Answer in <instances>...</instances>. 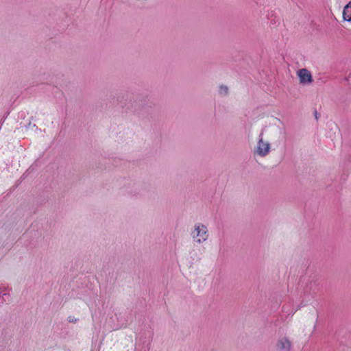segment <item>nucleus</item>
Here are the masks:
<instances>
[{
	"label": "nucleus",
	"mask_w": 351,
	"mask_h": 351,
	"mask_svg": "<svg viewBox=\"0 0 351 351\" xmlns=\"http://www.w3.org/2000/svg\"><path fill=\"white\" fill-rule=\"evenodd\" d=\"M191 237L195 243L198 245L206 242L209 238L208 226L202 223H196L191 232Z\"/></svg>",
	"instance_id": "1"
},
{
	"label": "nucleus",
	"mask_w": 351,
	"mask_h": 351,
	"mask_svg": "<svg viewBox=\"0 0 351 351\" xmlns=\"http://www.w3.org/2000/svg\"><path fill=\"white\" fill-rule=\"evenodd\" d=\"M263 130L258 136L257 144L255 147L254 154L260 157H265L267 156L271 150V144L269 141H266L263 137Z\"/></svg>",
	"instance_id": "2"
},
{
	"label": "nucleus",
	"mask_w": 351,
	"mask_h": 351,
	"mask_svg": "<svg viewBox=\"0 0 351 351\" xmlns=\"http://www.w3.org/2000/svg\"><path fill=\"white\" fill-rule=\"evenodd\" d=\"M275 347L278 351H291L293 343L287 337H282L278 339Z\"/></svg>",
	"instance_id": "3"
},
{
	"label": "nucleus",
	"mask_w": 351,
	"mask_h": 351,
	"mask_svg": "<svg viewBox=\"0 0 351 351\" xmlns=\"http://www.w3.org/2000/svg\"><path fill=\"white\" fill-rule=\"evenodd\" d=\"M296 74L299 78L300 83L302 84H310L313 81L311 72L306 69H299Z\"/></svg>",
	"instance_id": "4"
},
{
	"label": "nucleus",
	"mask_w": 351,
	"mask_h": 351,
	"mask_svg": "<svg viewBox=\"0 0 351 351\" xmlns=\"http://www.w3.org/2000/svg\"><path fill=\"white\" fill-rule=\"evenodd\" d=\"M342 19L343 21L351 23V1L343 7Z\"/></svg>",
	"instance_id": "5"
},
{
	"label": "nucleus",
	"mask_w": 351,
	"mask_h": 351,
	"mask_svg": "<svg viewBox=\"0 0 351 351\" xmlns=\"http://www.w3.org/2000/svg\"><path fill=\"white\" fill-rule=\"evenodd\" d=\"M228 93V88L225 85H221L219 87V93L221 95H226Z\"/></svg>",
	"instance_id": "6"
},
{
	"label": "nucleus",
	"mask_w": 351,
	"mask_h": 351,
	"mask_svg": "<svg viewBox=\"0 0 351 351\" xmlns=\"http://www.w3.org/2000/svg\"><path fill=\"white\" fill-rule=\"evenodd\" d=\"M77 321V319L76 318H72L70 317H69V322H76Z\"/></svg>",
	"instance_id": "7"
}]
</instances>
